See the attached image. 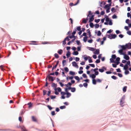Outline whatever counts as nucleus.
<instances>
[{"mask_svg":"<svg viewBox=\"0 0 131 131\" xmlns=\"http://www.w3.org/2000/svg\"><path fill=\"white\" fill-rule=\"evenodd\" d=\"M47 78H48L49 81H53L54 80L52 76H49V75H48L47 76V77L46 79V81H47Z\"/></svg>","mask_w":131,"mask_h":131,"instance_id":"f257e3e1","label":"nucleus"},{"mask_svg":"<svg viewBox=\"0 0 131 131\" xmlns=\"http://www.w3.org/2000/svg\"><path fill=\"white\" fill-rule=\"evenodd\" d=\"M124 103V98L123 97H122L121 99L120 102V105L121 106H124L123 104Z\"/></svg>","mask_w":131,"mask_h":131,"instance_id":"f03ea898","label":"nucleus"},{"mask_svg":"<svg viewBox=\"0 0 131 131\" xmlns=\"http://www.w3.org/2000/svg\"><path fill=\"white\" fill-rule=\"evenodd\" d=\"M108 37L110 39H114L116 37V35L115 34L112 35L111 34L108 35Z\"/></svg>","mask_w":131,"mask_h":131,"instance_id":"7ed1b4c3","label":"nucleus"},{"mask_svg":"<svg viewBox=\"0 0 131 131\" xmlns=\"http://www.w3.org/2000/svg\"><path fill=\"white\" fill-rule=\"evenodd\" d=\"M127 49H130L131 48V43H128L126 44L125 45Z\"/></svg>","mask_w":131,"mask_h":131,"instance_id":"20e7f679","label":"nucleus"},{"mask_svg":"<svg viewBox=\"0 0 131 131\" xmlns=\"http://www.w3.org/2000/svg\"><path fill=\"white\" fill-rule=\"evenodd\" d=\"M72 66H73L76 67L77 68H78V66L77 65V63L76 62H75L74 61L72 62Z\"/></svg>","mask_w":131,"mask_h":131,"instance_id":"39448f33","label":"nucleus"},{"mask_svg":"<svg viewBox=\"0 0 131 131\" xmlns=\"http://www.w3.org/2000/svg\"><path fill=\"white\" fill-rule=\"evenodd\" d=\"M104 69L106 70V69L105 68V67H102V69H99V71L100 72H103L104 71Z\"/></svg>","mask_w":131,"mask_h":131,"instance_id":"423d86ee","label":"nucleus"},{"mask_svg":"<svg viewBox=\"0 0 131 131\" xmlns=\"http://www.w3.org/2000/svg\"><path fill=\"white\" fill-rule=\"evenodd\" d=\"M94 15H92L89 19V22H91L93 21L94 20Z\"/></svg>","mask_w":131,"mask_h":131,"instance_id":"0eeeda50","label":"nucleus"},{"mask_svg":"<svg viewBox=\"0 0 131 131\" xmlns=\"http://www.w3.org/2000/svg\"><path fill=\"white\" fill-rule=\"evenodd\" d=\"M124 58L126 60H128L129 59V57L126 54H125L124 56Z\"/></svg>","mask_w":131,"mask_h":131,"instance_id":"6e6552de","label":"nucleus"},{"mask_svg":"<svg viewBox=\"0 0 131 131\" xmlns=\"http://www.w3.org/2000/svg\"><path fill=\"white\" fill-rule=\"evenodd\" d=\"M32 120L33 121L35 122H37V118H36V117H35V116H32Z\"/></svg>","mask_w":131,"mask_h":131,"instance_id":"1a4fd4ad","label":"nucleus"},{"mask_svg":"<svg viewBox=\"0 0 131 131\" xmlns=\"http://www.w3.org/2000/svg\"><path fill=\"white\" fill-rule=\"evenodd\" d=\"M59 63V61H58L57 62V63H56V64L55 65V66H54L52 68V70H53L54 69H55V68H56V67L58 65Z\"/></svg>","mask_w":131,"mask_h":131,"instance_id":"9d476101","label":"nucleus"},{"mask_svg":"<svg viewBox=\"0 0 131 131\" xmlns=\"http://www.w3.org/2000/svg\"><path fill=\"white\" fill-rule=\"evenodd\" d=\"M75 39V38H74L73 39H72L71 41H69L68 43L67 44L68 45H70V43L74 42V41Z\"/></svg>","mask_w":131,"mask_h":131,"instance_id":"9b49d317","label":"nucleus"},{"mask_svg":"<svg viewBox=\"0 0 131 131\" xmlns=\"http://www.w3.org/2000/svg\"><path fill=\"white\" fill-rule=\"evenodd\" d=\"M99 50L98 49L96 50L94 52V53L95 54H98L99 53Z\"/></svg>","mask_w":131,"mask_h":131,"instance_id":"f8f14e48","label":"nucleus"},{"mask_svg":"<svg viewBox=\"0 0 131 131\" xmlns=\"http://www.w3.org/2000/svg\"><path fill=\"white\" fill-rule=\"evenodd\" d=\"M54 90L55 91L58 90L59 92H60L61 91V89L59 87H58L57 88H56Z\"/></svg>","mask_w":131,"mask_h":131,"instance_id":"ddd939ff","label":"nucleus"},{"mask_svg":"<svg viewBox=\"0 0 131 131\" xmlns=\"http://www.w3.org/2000/svg\"><path fill=\"white\" fill-rule=\"evenodd\" d=\"M121 47L122 48V49H123V50H124L127 49L125 45H122L121 46Z\"/></svg>","mask_w":131,"mask_h":131,"instance_id":"4468645a","label":"nucleus"},{"mask_svg":"<svg viewBox=\"0 0 131 131\" xmlns=\"http://www.w3.org/2000/svg\"><path fill=\"white\" fill-rule=\"evenodd\" d=\"M123 49H120L118 51V52L121 55H124V54L123 53Z\"/></svg>","mask_w":131,"mask_h":131,"instance_id":"2eb2a0df","label":"nucleus"},{"mask_svg":"<svg viewBox=\"0 0 131 131\" xmlns=\"http://www.w3.org/2000/svg\"><path fill=\"white\" fill-rule=\"evenodd\" d=\"M66 94H67V96H66V97L67 98L69 97L71 95V94L69 92L66 93Z\"/></svg>","mask_w":131,"mask_h":131,"instance_id":"dca6fc26","label":"nucleus"},{"mask_svg":"<svg viewBox=\"0 0 131 131\" xmlns=\"http://www.w3.org/2000/svg\"><path fill=\"white\" fill-rule=\"evenodd\" d=\"M105 18H106L105 20L107 22L109 21L110 20L109 19L108 17V16L106 15H105Z\"/></svg>","mask_w":131,"mask_h":131,"instance_id":"f3484780","label":"nucleus"},{"mask_svg":"<svg viewBox=\"0 0 131 131\" xmlns=\"http://www.w3.org/2000/svg\"><path fill=\"white\" fill-rule=\"evenodd\" d=\"M87 32L88 33L89 35V37L90 38L91 36V32L90 31V30L89 29H88L87 30Z\"/></svg>","mask_w":131,"mask_h":131,"instance_id":"a211bd4d","label":"nucleus"},{"mask_svg":"<svg viewBox=\"0 0 131 131\" xmlns=\"http://www.w3.org/2000/svg\"><path fill=\"white\" fill-rule=\"evenodd\" d=\"M69 74L73 75H75V73L74 72H73L72 71H70L69 72Z\"/></svg>","mask_w":131,"mask_h":131,"instance_id":"6ab92c4d","label":"nucleus"},{"mask_svg":"<svg viewBox=\"0 0 131 131\" xmlns=\"http://www.w3.org/2000/svg\"><path fill=\"white\" fill-rule=\"evenodd\" d=\"M90 77H91L92 78L94 79L96 77V75L95 74H92V75H91Z\"/></svg>","mask_w":131,"mask_h":131,"instance_id":"aec40b11","label":"nucleus"},{"mask_svg":"<svg viewBox=\"0 0 131 131\" xmlns=\"http://www.w3.org/2000/svg\"><path fill=\"white\" fill-rule=\"evenodd\" d=\"M88 38V37L87 36H86V37H84L83 38V41L84 42H86L87 40V39Z\"/></svg>","mask_w":131,"mask_h":131,"instance_id":"412c9836","label":"nucleus"},{"mask_svg":"<svg viewBox=\"0 0 131 131\" xmlns=\"http://www.w3.org/2000/svg\"><path fill=\"white\" fill-rule=\"evenodd\" d=\"M62 52H63V50L62 49H60L58 51V53L59 54H62Z\"/></svg>","mask_w":131,"mask_h":131,"instance_id":"4be33fe9","label":"nucleus"},{"mask_svg":"<svg viewBox=\"0 0 131 131\" xmlns=\"http://www.w3.org/2000/svg\"><path fill=\"white\" fill-rule=\"evenodd\" d=\"M128 68V67L127 65H125L124 67V69L125 70H127Z\"/></svg>","mask_w":131,"mask_h":131,"instance_id":"5701e85b","label":"nucleus"},{"mask_svg":"<svg viewBox=\"0 0 131 131\" xmlns=\"http://www.w3.org/2000/svg\"><path fill=\"white\" fill-rule=\"evenodd\" d=\"M76 89L75 88H72L71 89V91L72 92H74L75 91Z\"/></svg>","mask_w":131,"mask_h":131,"instance_id":"b1692460","label":"nucleus"},{"mask_svg":"<svg viewBox=\"0 0 131 131\" xmlns=\"http://www.w3.org/2000/svg\"><path fill=\"white\" fill-rule=\"evenodd\" d=\"M52 86L53 88H56L57 86V85L54 83H53L52 84Z\"/></svg>","mask_w":131,"mask_h":131,"instance_id":"393cba45","label":"nucleus"},{"mask_svg":"<svg viewBox=\"0 0 131 131\" xmlns=\"http://www.w3.org/2000/svg\"><path fill=\"white\" fill-rule=\"evenodd\" d=\"M120 60V58L119 57H117L116 58V60L117 61V64H118L119 63V61Z\"/></svg>","mask_w":131,"mask_h":131,"instance_id":"a878e982","label":"nucleus"},{"mask_svg":"<svg viewBox=\"0 0 131 131\" xmlns=\"http://www.w3.org/2000/svg\"><path fill=\"white\" fill-rule=\"evenodd\" d=\"M74 78L75 79L77 80L78 82H79L80 80V79L79 77L78 76H76L74 77Z\"/></svg>","mask_w":131,"mask_h":131,"instance_id":"bb28decb","label":"nucleus"},{"mask_svg":"<svg viewBox=\"0 0 131 131\" xmlns=\"http://www.w3.org/2000/svg\"><path fill=\"white\" fill-rule=\"evenodd\" d=\"M88 58L89 59V63H91L93 61L92 59H91L90 57L89 56L88 57Z\"/></svg>","mask_w":131,"mask_h":131,"instance_id":"cd10ccee","label":"nucleus"},{"mask_svg":"<svg viewBox=\"0 0 131 131\" xmlns=\"http://www.w3.org/2000/svg\"><path fill=\"white\" fill-rule=\"evenodd\" d=\"M74 55H77L79 53L77 51H74L72 53Z\"/></svg>","mask_w":131,"mask_h":131,"instance_id":"c85d7f7f","label":"nucleus"},{"mask_svg":"<svg viewBox=\"0 0 131 131\" xmlns=\"http://www.w3.org/2000/svg\"><path fill=\"white\" fill-rule=\"evenodd\" d=\"M87 21H86V20L85 19L83 18L82 19V23L85 24L87 23Z\"/></svg>","mask_w":131,"mask_h":131,"instance_id":"c756f323","label":"nucleus"},{"mask_svg":"<svg viewBox=\"0 0 131 131\" xmlns=\"http://www.w3.org/2000/svg\"><path fill=\"white\" fill-rule=\"evenodd\" d=\"M70 54L71 53L69 51H68V52L66 54V56L67 58L69 57L70 56Z\"/></svg>","mask_w":131,"mask_h":131,"instance_id":"7c9ffc66","label":"nucleus"},{"mask_svg":"<svg viewBox=\"0 0 131 131\" xmlns=\"http://www.w3.org/2000/svg\"><path fill=\"white\" fill-rule=\"evenodd\" d=\"M88 48H89V49L91 51H94L95 50V49L93 48L90 47H89Z\"/></svg>","mask_w":131,"mask_h":131,"instance_id":"2f4dec72","label":"nucleus"},{"mask_svg":"<svg viewBox=\"0 0 131 131\" xmlns=\"http://www.w3.org/2000/svg\"><path fill=\"white\" fill-rule=\"evenodd\" d=\"M127 88V87L126 86H125L123 87V91L124 92H125L126 91Z\"/></svg>","mask_w":131,"mask_h":131,"instance_id":"473e14b6","label":"nucleus"},{"mask_svg":"<svg viewBox=\"0 0 131 131\" xmlns=\"http://www.w3.org/2000/svg\"><path fill=\"white\" fill-rule=\"evenodd\" d=\"M116 9H115L114 7H112L111 9V11L112 12H116Z\"/></svg>","mask_w":131,"mask_h":131,"instance_id":"72a5a7b5","label":"nucleus"},{"mask_svg":"<svg viewBox=\"0 0 131 131\" xmlns=\"http://www.w3.org/2000/svg\"><path fill=\"white\" fill-rule=\"evenodd\" d=\"M54 56L56 58H58L59 57V56L58 54L57 53H56L54 54Z\"/></svg>","mask_w":131,"mask_h":131,"instance_id":"f704fd0d","label":"nucleus"},{"mask_svg":"<svg viewBox=\"0 0 131 131\" xmlns=\"http://www.w3.org/2000/svg\"><path fill=\"white\" fill-rule=\"evenodd\" d=\"M96 80L95 79H93L92 80V83L93 84L95 85L96 84Z\"/></svg>","mask_w":131,"mask_h":131,"instance_id":"c9c22d12","label":"nucleus"},{"mask_svg":"<svg viewBox=\"0 0 131 131\" xmlns=\"http://www.w3.org/2000/svg\"><path fill=\"white\" fill-rule=\"evenodd\" d=\"M127 63L126 64V65H127L128 66L129 65V66H131V65L130 64V62L129 61H127Z\"/></svg>","mask_w":131,"mask_h":131,"instance_id":"e433bc0d","label":"nucleus"},{"mask_svg":"<svg viewBox=\"0 0 131 131\" xmlns=\"http://www.w3.org/2000/svg\"><path fill=\"white\" fill-rule=\"evenodd\" d=\"M66 61L65 60H63L62 61V66H64L65 65V64H64V63H66Z\"/></svg>","mask_w":131,"mask_h":131,"instance_id":"4c0bfd02","label":"nucleus"},{"mask_svg":"<svg viewBox=\"0 0 131 131\" xmlns=\"http://www.w3.org/2000/svg\"><path fill=\"white\" fill-rule=\"evenodd\" d=\"M64 70L65 71L67 72H68L69 71V69L67 67H65L64 68Z\"/></svg>","mask_w":131,"mask_h":131,"instance_id":"58836bf2","label":"nucleus"},{"mask_svg":"<svg viewBox=\"0 0 131 131\" xmlns=\"http://www.w3.org/2000/svg\"><path fill=\"white\" fill-rule=\"evenodd\" d=\"M104 8H105V9H106V8L107 9L108 8H110V7H109V6H108V4H106V5H105V6L104 7Z\"/></svg>","mask_w":131,"mask_h":131,"instance_id":"ea45409f","label":"nucleus"},{"mask_svg":"<svg viewBox=\"0 0 131 131\" xmlns=\"http://www.w3.org/2000/svg\"><path fill=\"white\" fill-rule=\"evenodd\" d=\"M90 27L91 28H93L94 26V25L93 23L91 22H90Z\"/></svg>","mask_w":131,"mask_h":131,"instance_id":"a19ab883","label":"nucleus"},{"mask_svg":"<svg viewBox=\"0 0 131 131\" xmlns=\"http://www.w3.org/2000/svg\"><path fill=\"white\" fill-rule=\"evenodd\" d=\"M86 56V55H84L83 56V57L84 58V60L85 61H86L87 60L88 58V57H87V56H86V57H84V56Z\"/></svg>","mask_w":131,"mask_h":131,"instance_id":"79ce46f5","label":"nucleus"},{"mask_svg":"<svg viewBox=\"0 0 131 131\" xmlns=\"http://www.w3.org/2000/svg\"><path fill=\"white\" fill-rule=\"evenodd\" d=\"M112 58L114 59L116 58V56L115 54H113L112 56Z\"/></svg>","mask_w":131,"mask_h":131,"instance_id":"37998d69","label":"nucleus"},{"mask_svg":"<svg viewBox=\"0 0 131 131\" xmlns=\"http://www.w3.org/2000/svg\"><path fill=\"white\" fill-rule=\"evenodd\" d=\"M76 29H75L73 31V32L72 34V35L73 36H74V35L76 33Z\"/></svg>","mask_w":131,"mask_h":131,"instance_id":"c03bdc74","label":"nucleus"},{"mask_svg":"<svg viewBox=\"0 0 131 131\" xmlns=\"http://www.w3.org/2000/svg\"><path fill=\"white\" fill-rule=\"evenodd\" d=\"M111 78L114 80H116L117 79V78L114 75L112 76Z\"/></svg>","mask_w":131,"mask_h":131,"instance_id":"a18cd8bd","label":"nucleus"},{"mask_svg":"<svg viewBox=\"0 0 131 131\" xmlns=\"http://www.w3.org/2000/svg\"><path fill=\"white\" fill-rule=\"evenodd\" d=\"M101 34V33L100 31H98L97 32V35L98 36H100Z\"/></svg>","mask_w":131,"mask_h":131,"instance_id":"49530a36","label":"nucleus"},{"mask_svg":"<svg viewBox=\"0 0 131 131\" xmlns=\"http://www.w3.org/2000/svg\"><path fill=\"white\" fill-rule=\"evenodd\" d=\"M77 30H78L79 31H80L81 30V26H79L77 28Z\"/></svg>","mask_w":131,"mask_h":131,"instance_id":"de8ad7c7","label":"nucleus"},{"mask_svg":"<svg viewBox=\"0 0 131 131\" xmlns=\"http://www.w3.org/2000/svg\"><path fill=\"white\" fill-rule=\"evenodd\" d=\"M129 73V71L127 70H125V73L126 75L127 74Z\"/></svg>","mask_w":131,"mask_h":131,"instance_id":"09e8293b","label":"nucleus"},{"mask_svg":"<svg viewBox=\"0 0 131 131\" xmlns=\"http://www.w3.org/2000/svg\"><path fill=\"white\" fill-rule=\"evenodd\" d=\"M61 94L62 95H64L66 94V93L64 92H61Z\"/></svg>","mask_w":131,"mask_h":131,"instance_id":"8fccbe9b","label":"nucleus"},{"mask_svg":"<svg viewBox=\"0 0 131 131\" xmlns=\"http://www.w3.org/2000/svg\"><path fill=\"white\" fill-rule=\"evenodd\" d=\"M43 95H45L46 94V93L47 92V91L46 90H43Z\"/></svg>","mask_w":131,"mask_h":131,"instance_id":"3c124183","label":"nucleus"},{"mask_svg":"<svg viewBox=\"0 0 131 131\" xmlns=\"http://www.w3.org/2000/svg\"><path fill=\"white\" fill-rule=\"evenodd\" d=\"M56 96H53V95H50V97H51V99H55L56 97Z\"/></svg>","mask_w":131,"mask_h":131,"instance_id":"603ef678","label":"nucleus"},{"mask_svg":"<svg viewBox=\"0 0 131 131\" xmlns=\"http://www.w3.org/2000/svg\"><path fill=\"white\" fill-rule=\"evenodd\" d=\"M100 19H95V21L96 23H97L100 21Z\"/></svg>","mask_w":131,"mask_h":131,"instance_id":"864d4df0","label":"nucleus"},{"mask_svg":"<svg viewBox=\"0 0 131 131\" xmlns=\"http://www.w3.org/2000/svg\"><path fill=\"white\" fill-rule=\"evenodd\" d=\"M117 18V16L115 14L114 15L112 16L113 19H116Z\"/></svg>","mask_w":131,"mask_h":131,"instance_id":"5fc2aeb1","label":"nucleus"},{"mask_svg":"<svg viewBox=\"0 0 131 131\" xmlns=\"http://www.w3.org/2000/svg\"><path fill=\"white\" fill-rule=\"evenodd\" d=\"M47 107L49 108V109L50 110H51L52 109V108L49 105H48L47 106Z\"/></svg>","mask_w":131,"mask_h":131,"instance_id":"6e6d98bb","label":"nucleus"},{"mask_svg":"<svg viewBox=\"0 0 131 131\" xmlns=\"http://www.w3.org/2000/svg\"><path fill=\"white\" fill-rule=\"evenodd\" d=\"M102 81V80H101L99 79H97L96 80V81L97 82H98L99 83L101 82Z\"/></svg>","mask_w":131,"mask_h":131,"instance_id":"4d7b16f0","label":"nucleus"},{"mask_svg":"<svg viewBox=\"0 0 131 131\" xmlns=\"http://www.w3.org/2000/svg\"><path fill=\"white\" fill-rule=\"evenodd\" d=\"M66 106H61L60 107V108L61 109L65 108Z\"/></svg>","mask_w":131,"mask_h":131,"instance_id":"13d9d810","label":"nucleus"},{"mask_svg":"<svg viewBox=\"0 0 131 131\" xmlns=\"http://www.w3.org/2000/svg\"><path fill=\"white\" fill-rule=\"evenodd\" d=\"M105 12L104 10H103V11H102L101 12V14L102 15H104V14H105Z\"/></svg>","mask_w":131,"mask_h":131,"instance_id":"bf43d9fd","label":"nucleus"},{"mask_svg":"<svg viewBox=\"0 0 131 131\" xmlns=\"http://www.w3.org/2000/svg\"><path fill=\"white\" fill-rule=\"evenodd\" d=\"M99 25L98 24H96L95 25V28H98L99 27Z\"/></svg>","mask_w":131,"mask_h":131,"instance_id":"052dcab7","label":"nucleus"},{"mask_svg":"<svg viewBox=\"0 0 131 131\" xmlns=\"http://www.w3.org/2000/svg\"><path fill=\"white\" fill-rule=\"evenodd\" d=\"M51 91L50 90L49 91H48V93L47 94V95H48V96H50V94L51 93Z\"/></svg>","mask_w":131,"mask_h":131,"instance_id":"680f3d73","label":"nucleus"},{"mask_svg":"<svg viewBox=\"0 0 131 131\" xmlns=\"http://www.w3.org/2000/svg\"><path fill=\"white\" fill-rule=\"evenodd\" d=\"M112 31H113L112 30L110 29L108 31H107V33H108V34H110V33H111V32H112Z\"/></svg>","mask_w":131,"mask_h":131,"instance_id":"e2e57ef3","label":"nucleus"},{"mask_svg":"<svg viewBox=\"0 0 131 131\" xmlns=\"http://www.w3.org/2000/svg\"><path fill=\"white\" fill-rule=\"evenodd\" d=\"M83 85L84 87L86 88L88 84L86 83H83Z\"/></svg>","mask_w":131,"mask_h":131,"instance_id":"0e129e2a","label":"nucleus"},{"mask_svg":"<svg viewBox=\"0 0 131 131\" xmlns=\"http://www.w3.org/2000/svg\"><path fill=\"white\" fill-rule=\"evenodd\" d=\"M100 62V59H97L96 61H95V62L96 63H99Z\"/></svg>","mask_w":131,"mask_h":131,"instance_id":"69168bd1","label":"nucleus"},{"mask_svg":"<svg viewBox=\"0 0 131 131\" xmlns=\"http://www.w3.org/2000/svg\"><path fill=\"white\" fill-rule=\"evenodd\" d=\"M110 61L111 62H114V59L112 58H111L110 59Z\"/></svg>","mask_w":131,"mask_h":131,"instance_id":"338daca9","label":"nucleus"},{"mask_svg":"<svg viewBox=\"0 0 131 131\" xmlns=\"http://www.w3.org/2000/svg\"><path fill=\"white\" fill-rule=\"evenodd\" d=\"M93 41V40L91 39L88 40V42L89 43H92Z\"/></svg>","mask_w":131,"mask_h":131,"instance_id":"774afa93","label":"nucleus"}]
</instances>
